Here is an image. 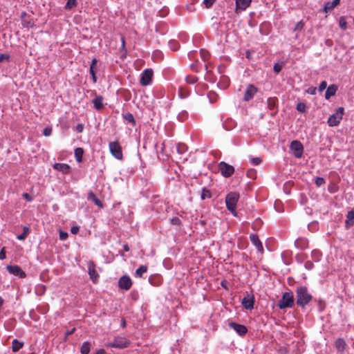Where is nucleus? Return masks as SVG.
Returning <instances> with one entry per match:
<instances>
[{
	"label": "nucleus",
	"mask_w": 354,
	"mask_h": 354,
	"mask_svg": "<svg viewBox=\"0 0 354 354\" xmlns=\"http://www.w3.org/2000/svg\"><path fill=\"white\" fill-rule=\"evenodd\" d=\"M5 258H6V252H5L4 248H2L1 250L0 251V259L3 260Z\"/></svg>",
	"instance_id": "nucleus-58"
},
{
	"label": "nucleus",
	"mask_w": 354,
	"mask_h": 354,
	"mask_svg": "<svg viewBox=\"0 0 354 354\" xmlns=\"http://www.w3.org/2000/svg\"><path fill=\"white\" fill-rule=\"evenodd\" d=\"M51 133H52V129L51 128H49V127H46L44 129L43 131V134L45 136H49L51 135Z\"/></svg>",
	"instance_id": "nucleus-51"
},
{
	"label": "nucleus",
	"mask_w": 354,
	"mask_h": 354,
	"mask_svg": "<svg viewBox=\"0 0 354 354\" xmlns=\"http://www.w3.org/2000/svg\"><path fill=\"white\" fill-rule=\"evenodd\" d=\"M211 196H212V194L209 190H207L206 189H203L201 196V198L202 200H205L206 198H211Z\"/></svg>",
	"instance_id": "nucleus-38"
},
{
	"label": "nucleus",
	"mask_w": 354,
	"mask_h": 354,
	"mask_svg": "<svg viewBox=\"0 0 354 354\" xmlns=\"http://www.w3.org/2000/svg\"><path fill=\"white\" fill-rule=\"evenodd\" d=\"M290 148L296 158H299L302 156L304 152V147L299 141H292L290 144Z\"/></svg>",
	"instance_id": "nucleus-9"
},
{
	"label": "nucleus",
	"mask_w": 354,
	"mask_h": 354,
	"mask_svg": "<svg viewBox=\"0 0 354 354\" xmlns=\"http://www.w3.org/2000/svg\"><path fill=\"white\" fill-rule=\"evenodd\" d=\"M306 92L310 95H315L317 92V88L315 86H310L306 90Z\"/></svg>",
	"instance_id": "nucleus-48"
},
{
	"label": "nucleus",
	"mask_w": 354,
	"mask_h": 354,
	"mask_svg": "<svg viewBox=\"0 0 354 354\" xmlns=\"http://www.w3.org/2000/svg\"><path fill=\"white\" fill-rule=\"evenodd\" d=\"M93 201H94L95 204L97 205L100 207H102L103 205L102 203L95 197L94 194H92Z\"/></svg>",
	"instance_id": "nucleus-45"
},
{
	"label": "nucleus",
	"mask_w": 354,
	"mask_h": 354,
	"mask_svg": "<svg viewBox=\"0 0 354 354\" xmlns=\"http://www.w3.org/2000/svg\"><path fill=\"white\" fill-rule=\"evenodd\" d=\"M229 327L234 330L241 336L245 335L248 331L247 328L244 325L234 322L229 323Z\"/></svg>",
	"instance_id": "nucleus-14"
},
{
	"label": "nucleus",
	"mask_w": 354,
	"mask_h": 354,
	"mask_svg": "<svg viewBox=\"0 0 354 354\" xmlns=\"http://www.w3.org/2000/svg\"><path fill=\"white\" fill-rule=\"evenodd\" d=\"M92 77V80L93 83L97 82V77H96V73H90Z\"/></svg>",
	"instance_id": "nucleus-60"
},
{
	"label": "nucleus",
	"mask_w": 354,
	"mask_h": 354,
	"mask_svg": "<svg viewBox=\"0 0 354 354\" xmlns=\"http://www.w3.org/2000/svg\"><path fill=\"white\" fill-rule=\"evenodd\" d=\"M76 0H68L64 8L66 10H71L73 8H74L76 6Z\"/></svg>",
	"instance_id": "nucleus-37"
},
{
	"label": "nucleus",
	"mask_w": 354,
	"mask_h": 354,
	"mask_svg": "<svg viewBox=\"0 0 354 354\" xmlns=\"http://www.w3.org/2000/svg\"><path fill=\"white\" fill-rule=\"evenodd\" d=\"M189 95V91L183 86H180L178 90V95L181 99L186 98Z\"/></svg>",
	"instance_id": "nucleus-30"
},
{
	"label": "nucleus",
	"mask_w": 354,
	"mask_h": 354,
	"mask_svg": "<svg viewBox=\"0 0 354 354\" xmlns=\"http://www.w3.org/2000/svg\"><path fill=\"white\" fill-rule=\"evenodd\" d=\"M76 129L78 132H82L83 131L84 126L81 124H77Z\"/></svg>",
	"instance_id": "nucleus-61"
},
{
	"label": "nucleus",
	"mask_w": 354,
	"mask_h": 354,
	"mask_svg": "<svg viewBox=\"0 0 354 354\" xmlns=\"http://www.w3.org/2000/svg\"><path fill=\"white\" fill-rule=\"evenodd\" d=\"M109 150L113 156L118 160H121L123 157L122 147L118 142H111L109 143Z\"/></svg>",
	"instance_id": "nucleus-8"
},
{
	"label": "nucleus",
	"mask_w": 354,
	"mask_h": 354,
	"mask_svg": "<svg viewBox=\"0 0 354 354\" xmlns=\"http://www.w3.org/2000/svg\"><path fill=\"white\" fill-rule=\"evenodd\" d=\"M218 170L225 178L230 177L234 172V168L232 165L223 161L218 164Z\"/></svg>",
	"instance_id": "nucleus-6"
},
{
	"label": "nucleus",
	"mask_w": 354,
	"mask_h": 354,
	"mask_svg": "<svg viewBox=\"0 0 354 354\" xmlns=\"http://www.w3.org/2000/svg\"><path fill=\"white\" fill-rule=\"evenodd\" d=\"M169 46L172 50H177L179 48V43L176 40H170L169 41Z\"/></svg>",
	"instance_id": "nucleus-35"
},
{
	"label": "nucleus",
	"mask_w": 354,
	"mask_h": 354,
	"mask_svg": "<svg viewBox=\"0 0 354 354\" xmlns=\"http://www.w3.org/2000/svg\"><path fill=\"white\" fill-rule=\"evenodd\" d=\"M30 232V228L27 226L23 227V232L17 236V239L19 241H24L26 239L27 236Z\"/></svg>",
	"instance_id": "nucleus-26"
},
{
	"label": "nucleus",
	"mask_w": 354,
	"mask_h": 354,
	"mask_svg": "<svg viewBox=\"0 0 354 354\" xmlns=\"http://www.w3.org/2000/svg\"><path fill=\"white\" fill-rule=\"evenodd\" d=\"M123 118L128 122L131 123L133 125L136 124V121L133 118V115L131 113H127L124 114Z\"/></svg>",
	"instance_id": "nucleus-32"
},
{
	"label": "nucleus",
	"mask_w": 354,
	"mask_h": 354,
	"mask_svg": "<svg viewBox=\"0 0 354 354\" xmlns=\"http://www.w3.org/2000/svg\"><path fill=\"white\" fill-rule=\"evenodd\" d=\"M295 246L299 250H305L308 246V241L306 238H298L295 241Z\"/></svg>",
	"instance_id": "nucleus-18"
},
{
	"label": "nucleus",
	"mask_w": 354,
	"mask_h": 354,
	"mask_svg": "<svg viewBox=\"0 0 354 354\" xmlns=\"http://www.w3.org/2000/svg\"><path fill=\"white\" fill-rule=\"evenodd\" d=\"M22 196L23 198H24L27 201H32V197L31 196H30L28 193H24L22 194Z\"/></svg>",
	"instance_id": "nucleus-56"
},
{
	"label": "nucleus",
	"mask_w": 354,
	"mask_h": 354,
	"mask_svg": "<svg viewBox=\"0 0 354 354\" xmlns=\"http://www.w3.org/2000/svg\"><path fill=\"white\" fill-rule=\"evenodd\" d=\"M302 28H303V23L301 21H299L297 24L295 29L301 30Z\"/></svg>",
	"instance_id": "nucleus-59"
},
{
	"label": "nucleus",
	"mask_w": 354,
	"mask_h": 354,
	"mask_svg": "<svg viewBox=\"0 0 354 354\" xmlns=\"http://www.w3.org/2000/svg\"><path fill=\"white\" fill-rule=\"evenodd\" d=\"M322 252L318 250H314L312 251L311 257L313 261L317 262L319 261L322 259Z\"/></svg>",
	"instance_id": "nucleus-31"
},
{
	"label": "nucleus",
	"mask_w": 354,
	"mask_h": 354,
	"mask_svg": "<svg viewBox=\"0 0 354 354\" xmlns=\"http://www.w3.org/2000/svg\"><path fill=\"white\" fill-rule=\"evenodd\" d=\"M22 25L24 27L29 28L32 26V24L30 21H27L26 19L23 20Z\"/></svg>",
	"instance_id": "nucleus-53"
},
{
	"label": "nucleus",
	"mask_w": 354,
	"mask_h": 354,
	"mask_svg": "<svg viewBox=\"0 0 354 354\" xmlns=\"http://www.w3.org/2000/svg\"><path fill=\"white\" fill-rule=\"evenodd\" d=\"M102 102H103V97L101 95H97L93 100V103L94 107L97 110L100 109L102 107V106H103Z\"/></svg>",
	"instance_id": "nucleus-24"
},
{
	"label": "nucleus",
	"mask_w": 354,
	"mask_h": 354,
	"mask_svg": "<svg viewBox=\"0 0 354 354\" xmlns=\"http://www.w3.org/2000/svg\"><path fill=\"white\" fill-rule=\"evenodd\" d=\"M294 305V295L291 291L283 294L281 299L278 302V307L280 309L292 308Z\"/></svg>",
	"instance_id": "nucleus-3"
},
{
	"label": "nucleus",
	"mask_w": 354,
	"mask_h": 354,
	"mask_svg": "<svg viewBox=\"0 0 354 354\" xmlns=\"http://www.w3.org/2000/svg\"><path fill=\"white\" fill-rule=\"evenodd\" d=\"M176 149L179 153H183L185 151V146L184 145L178 144L176 147Z\"/></svg>",
	"instance_id": "nucleus-47"
},
{
	"label": "nucleus",
	"mask_w": 354,
	"mask_h": 354,
	"mask_svg": "<svg viewBox=\"0 0 354 354\" xmlns=\"http://www.w3.org/2000/svg\"><path fill=\"white\" fill-rule=\"evenodd\" d=\"M297 110L301 113H305L306 111V106L304 103L300 102L297 105Z\"/></svg>",
	"instance_id": "nucleus-41"
},
{
	"label": "nucleus",
	"mask_w": 354,
	"mask_h": 354,
	"mask_svg": "<svg viewBox=\"0 0 354 354\" xmlns=\"http://www.w3.org/2000/svg\"><path fill=\"white\" fill-rule=\"evenodd\" d=\"M97 59L94 58V59H92L91 64L90 68H89V73H96L97 72Z\"/></svg>",
	"instance_id": "nucleus-34"
},
{
	"label": "nucleus",
	"mask_w": 354,
	"mask_h": 354,
	"mask_svg": "<svg viewBox=\"0 0 354 354\" xmlns=\"http://www.w3.org/2000/svg\"><path fill=\"white\" fill-rule=\"evenodd\" d=\"M188 118V113L186 111H183L178 115V119L180 121H184Z\"/></svg>",
	"instance_id": "nucleus-39"
},
{
	"label": "nucleus",
	"mask_w": 354,
	"mask_h": 354,
	"mask_svg": "<svg viewBox=\"0 0 354 354\" xmlns=\"http://www.w3.org/2000/svg\"><path fill=\"white\" fill-rule=\"evenodd\" d=\"M239 198V194L236 192H230L225 197L226 207L234 216H236V207Z\"/></svg>",
	"instance_id": "nucleus-2"
},
{
	"label": "nucleus",
	"mask_w": 354,
	"mask_h": 354,
	"mask_svg": "<svg viewBox=\"0 0 354 354\" xmlns=\"http://www.w3.org/2000/svg\"><path fill=\"white\" fill-rule=\"evenodd\" d=\"M282 69V65L279 64H275L273 67V70L275 73H279Z\"/></svg>",
	"instance_id": "nucleus-49"
},
{
	"label": "nucleus",
	"mask_w": 354,
	"mask_h": 354,
	"mask_svg": "<svg viewBox=\"0 0 354 354\" xmlns=\"http://www.w3.org/2000/svg\"><path fill=\"white\" fill-rule=\"evenodd\" d=\"M250 239L252 244L256 247V248L260 252H263V248L261 242L260 241L258 236L257 234H252L250 236Z\"/></svg>",
	"instance_id": "nucleus-16"
},
{
	"label": "nucleus",
	"mask_w": 354,
	"mask_h": 354,
	"mask_svg": "<svg viewBox=\"0 0 354 354\" xmlns=\"http://www.w3.org/2000/svg\"><path fill=\"white\" fill-rule=\"evenodd\" d=\"M10 56L7 54H1L0 55V62H3V60L9 61Z\"/></svg>",
	"instance_id": "nucleus-52"
},
{
	"label": "nucleus",
	"mask_w": 354,
	"mask_h": 354,
	"mask_svg": "<svg viewBox=\"0 0 354 354\" xmlns=\"http://www.w3.org/2000/svg\"><path fill=\"white\" fill-rule=\"evenodd\" d=\"M53 167L55 169L59 171L64 174L70 172V167L65 163H55Z\"/></svg>",
	"instance_id": "nucleus-19"
},
{
	"label": "nucleus",
	"mask_w": 354,
	"mask_h": 354,
	"mask_svg": "<svg viewBox=\"0 0 354 354\" xmlns=\"http://www.w3.org/2000/svg\"><path fill=\"white\" fill-rule=\"evenodd\" d=\"M315 183L317 187H320L325 183V180L322 177H317L315 178Z\"/></svg>",
	"instance_id": "nucleus-42"
},
{
	"label": "nucleus",
	"mask_w": 354,
	"mask_h": 354,
	"mask_svg": "<svg viewBox=\"0 0 354 354\" xmlns=\"http://www.w3.org/2000/svg\"><path fill=\"white\" fill-rule=\"evenodd\" d=\"M339 27L344 30L347 28V22H346V18L344 17H341L339 18Z\"/></svg>",
	"instance_id": "nucleus-36"
},
{
	"label": "nucleus",
	"mask_w": 354,
	"mask_h": 354,
	"mask_svg": "<svg viewBox=\"0 0 354 354\" xmlns=\"http://www.w3.org/2000/svg\"><path fill=\"white\" fill-rule=\"evenodd\" d=\"M292 252L289 250L284 251L281 253V258L286 265H290L292 261Z\"/></svg>",
	"instance_id": "nucleus-22"
},
{
	"label": "nucleus",
	"mask_w": 354,
	"mask_h": 354,
	"mask_svg": "<svg viewBox=\"0 0 354 354\" xmlns=\"http://www.w3.org/2000/svg\"><path fill=\"white\" fill-rule=\"evenodd\" d=\"M91 350V344L88 342H84L80 348L82 354H88Z\"/></svg>",
	"instance_id": "nucleus-29"
},
{
	"label": "nucleus",
	"mask_w": 354,
	"mask_h": 354,
	"mask_svg": "<svg viewBox=\"0 0 354 354\" xmlns=\"http://www.w3.org/2000/svg\"><path fill=\"white\" fill-rule=\"evenodd\" d=\"M216 0H203V3L206 6V8H209L212 6Z\"/></svg>",
	"instance_id": "nucleus-50"
},
{
	"label": "nucleus",
	"mask_w": 354,
	"mask_h": 354,
	"mask_svg": "<svg viewBox=\"0 0 354 354\" xmlns=\"http://www.w3.org/2000/svg\"><path fill=\"white\" fill-rule=\"evenodd\" d=\"M337 86L335 84L330 85L327 88L325 93V98L329 100L332 96H334L337 92Z\"/></svg>",
	"instance_id": "nucleus-21"
},
{
	"label": "nucleus",
	"mask_w": 354,
	"mask_h": 354,
	"mask_svg": "<svg viewBox=\"0 0 354 354\" xmlns=\"http://www.w3.org/2000/svg\"><path fill=\"white\" fill-rule=\"evenodd\" d=\"M252 0H236V11L245 10L250 6Z\"/></svg>",
	"instance_id": "nucleus-17"
},
{
	"label": "nucleus",
	"mask_w": 354,
	"mask_h": 354,
	"mask_svg": "<svg viewBox=\"0 0 354 354\" xmlns=\"http://www.w3.org/2000/svg\"><path fill=\"white\" fill-rule=\"evenodd\" d=\"M153 75V70L151 68L145 69L140 75V83L142 86H146L151 84Z\"/></svg>",
	"instance_id": "nucleus-7"
},
{
	"label": "nucleus",
	"mask_w": 354,
	"mask_h": 354,
	"mask_svg": "<svg viewBox=\"0 0 354 354\" xmlns=\"http://www.w3.org/2000/svg\"><path fill=\"white\" fill-rule=\"evenodd\" d=\"M326 88H327V82L326 81H322L319 86L318 90L319 92H322Z\"/></svg>",
	"instance_id": "nucleus-44"
},
{
	"label": "nucleus",
	"mask_w": 354,
	"mask_h": 354,
	"mask_svg": "<svg viewBox=\"0 0 354 354\" xmlns=\"http://www.w3.org/2000/svg\"><path fill=\"white\" fill-rule=\"evenodd\" d=\"M24 345V343L18 341L17 339L12 340V349L13 352H17L19 351Z\"/></svg>",
	"instance_id": "nucleus-27"
},
{
	"label": "nucleus",
	"mask_w": 354,
	"mask_h": 354,
	"mask_svg": "<svg viewBox=\"0 0 354 354\" xmlns=\"http://www.w3.org/2000/svg\"><path fill=\"white\" fill-rule=\"evenodd\" d=\"M243 307L247 310H252L254 308V297L248 295L241 302Z\"/></svg>",
	"instance_id": "nucleus-15"
},
{
	"label": "nucleus",
	"mask_w": 354,
	"mask_h": 354,
	"mask_svg": "<svg viewBox=\"0 0 354 354\" xmlns=\"http://www.w3.org/2000/svg\"><path fill=\"white\" fill-rule=\"evenodd\" d=\"M8 271L15 276H17L20 278H24L26 277L25 272L21 270V268L17 265H10L7 266Z\"/></svg>",
	"instance_id": "nucleus-13"
},
{
	"label": "nucleus",
	"mask_w": 354,
	"mask_h": 354,
	"mask_svg": "<svg viewBox=\"0 0 354 354\" xmlns=\"http://www.w3.org/2000/svg\"><path fill=\"white\" fill-rule=\"evenodd\" d=\"M120 38H121V41H122V48H124V45H125V39L122 35H121Z\"/></svg>",
	"instance_id": "nucleus-63"
},
{
	"label": "nucleus",
	"mask_w": 354,
	"mask_h": 354,
	"mask_svg": "<svg viewBox=\"0 0 354 354\" xmlns=\"http://www.w3.org/2000/svg\"><path fill=\"white\" fill-rule=\"evenodd\" d=\"M344 113V109L343 107H339L335 113L332 114L328 119L327 123L329 127L337 126L342 120Z\"/></svg>",
	"instance_id": "nucleus-5"
},
{
	"label": "nucleus",
	"mask_w": 354,
	"mask_h": 354,
	"mask_svg": "<svg viewBox=\"0 0 354 354\" xmlns=\"http://www.w3.org/2000/svg\"><path fill=\"white\" fill-rule=\"evenodd\" d=\"M258 88L253 84H248L244 92L243 100L245 102H248L252 100L255 94L257 93Z\"/></svg>",
	"instance_id": "nucleus-10"
},
{
	"label": "nucleus",
	"mask_w": 354,
	"mask_h": 354,
	"mask_svg": "<svg viewBox=\"0 0 354 354\" xmlns=\"http://www.w3.org/2000/svg\"><path fill=\"white\" fill-rule=\"evenodd\" d=\"M79 227L78 226H73L71 228V232L73 234H76L78 233L79 232Z\"/></svg>",
	"instance_id": "nucleus-57"
},
{
	"label": "nucleus",
	"mask_w": 354,
	"mask_h": 354,
	"mask_svg": "<svg viewBox=\"0 0 354 354\" xmlns=\"http://www.w3.org/2000/svg\"><path fill=\"white\" fill-rule=\"evenodd\" d=\"M346 347V344L343 339L339 338L335 341V348L337 352L339 353L340 354H342L344 351Z\"/></svg>",
	"instance_id": "nucleus-20"
},
{
	"label": "nucleus",
	"mask_w": 354,
	"mask_h": 354,
	"mask_svg": "<svg viewBox=\"0 0 354 354\" xmlns=\"http://www.w3.org/2000/svg\"><path fill=\"white\" fill-rule=\"evenodd\" d=\"M354 224V211H349L346 215V227L349 228Z\"/></svg>",
	"instance_id": "nucleus-23"
},
{
	"label": "nucleus",
	"mask_w": 354,
	"mask_h": 354,
	"mask_svg": "<svg viewBox=\"0 0 354 354\" xmlns=\"http://www.w3.org/2000/svg\"><path fill=\"white\" fill-rule=\"evenodd\" d=\"M304 266L305 268L308 270H311L314 266L313 263L310 261H306Z\"/></svg>",
	"instance_id": "nucleus-55"
},
{
	"label": "nucleus",
	"mask_w": 354,
	"mask_h": 354,
	"mask_svg": "<svg viewBox=\"0 0 354 354\" xmlns=\"http://www.w3.org/2000/svg\"><path fill=\"white\" fill-rule=\"evenodd\" d=\"M251 162L254 165H258L261 162V159L259 157L252 158L250 160Z\"/></svg>",
	"instance_id": "nucleus-46"
},
{
	"label": "nucleus",
	"mask_w": 354,
	"mask_h": 354,
	"mask_svg": "<svg viewBox=\"0 0 354 354\" xmlns=\"http://www.w3.org/2000/svg\"><path fill=\"white\" fill-rule=\"evenodd\" d=\"M132 286V281L129 276L124 275L118 281V287L120 289L129 290Z\"/></svg>",
	"instance_id": "nucleus-11"
},
{
	"label": "nucleus",
	"mask_w": 354,
	"mask_h": 354,
	"mask_svg": "<svg viewBox=\"0 0 354 354\" xmlns=\"http://www.w3.org/2000/svg\"><path fill=\"white\" fill-rule=\"evenodd\" d=\"M339 1L340 0H333V1L327 2L324 6L325 11L332 10L339 3Z\"/></svg>",
	"instance_id": "nucleus-25"
},
{
	"label": "nucleus",
	"mask_w": 354,
	"mask_h": 354,
	"mask_svg": "<svg viewBox=\"0 0 354 354\" xmlns=\"http://www.w3.org/2000/svg\"><path fill=\"white\" fill-rule=\"evenodd\" d=\"M130 344V341L124 337H115L111 342L107 343L106 346L111 348L119 349L125 348Z\"/></svg>",
	"instance_id": "nucleus-4"
},
{
	"label": "nucleus",
	"mask_w": 354,
	"mask_h": 354,
	"mask_svg": "<svg viewBox=\"0 0 354 354\" xmlns=\"http://www.w3.org/2000/svg\"><path fill=\"white\" fill-rule=\"evenodd\" d=\"M88 272L90 276V279L93 282L96 283L99 278V274L95 270V265L93 261H89L87 265Z\"/></svg>",
	"instance_id": "nucleus-12"
},
{
	"label": "nucleus",
	"mask_w": 354,
	"mask_h": 354,
	"mask_svg": "<svg viewBox=\"0 0 354 354\" xmlns=\"http://www.w3.org/2000/svg\"><path fill=\"white\" fill-rule=\"evenodd\" d=\"M59 235L61 240H65L68 237V233L63 231H60Z\"/></svg>",
	"instance_id": "nucleus-54"
},
{
	"label": "nucleus",
	"mask_w": 354,
	"mask_h": 354,
	"mask_svg": "<svg viewBox=\"0 0 354 354\" xmlns=\"http://www.w3.org/2000/svg\"><path fill=\"white\" fill-rule=\"evenodd\" d=\"M185 80L187 84H193L197 82V77L194 75H188Z\"/></svg>",
	"instance_id": "nucleus-40"
},
{
	"label": "nucleus",
	"mask_w": 354,
	"mask_h": 354,
	"mask_svg": "<svg viewBox=\"0 0 354 354\" xmlns=\"http://www.w3.org/2000/svg\"><path fill=\"white\" fill-rule=\"evenodd\" d=\"M172 223L175 225H178L180 223V219L178 218H174L172 219Z\"/></svg>",
	"instance_id": "nucleus-62"
},
{
	"label": "nucleus",
	"mask_w": 354,
	"mask_h": 354,
	"mask_svg": "<svg viewBox=\"0 0 354 354\" xmlns=\"http://www.w3.org/2000/svg\"><path fill=\"white\" fill-rule=\"evenodd\" d=\"M147 267L146 266H141L136 270V276L138 277H141L142 274L147 272Z\"/></svg>",
	"instance_id": "nucleus-33"
},
{
	"label": "nucleus",
	"mask_w": 354,
	"mask_h": 354,
	"mask_svg": "<svg viewBox=\"0 0 354 354\" xmlns=\"http://www.w3.org/2000/svg\"><path fill=\"white\" fill-rule=\"evenodd\" d=\"M297 304L300 307H305L312 299V295L308 292L306 286H299L296 289Z\"/></svg>",
	"instance_id": "nucleus-1"
},
{
	"label": "nucleus",
	"mask_w": 354,
	"mask_h": 354,
	"mask_svg": "<svg viewBox=\"0 0 354 354\" xmlns=\"http://www.w3.org/2000/svg\"><path fill=\"white\" fill-rule=\"evenodd\" d=\"M84 154V150L82 148L78 147L75 150V156L77 162H81L82 161V156Z\"/></svg>",
	"instance_id": "nucleus-28"
},
{
	"label": "nucleus",
	"mask_w": 354,
	"mask_h": 354,
	"mask_svg": "<svg viewBox=\"0 0 354 354\" xmlns=\"http://www.w3.org/2000/svg\"><path fill=\"white\" fill-rule=\"evenodd\" d=\"M96 354H105V351L103 349H100L97 351Z\"/></svg>",
	"instance_id": "nucleus-64"
},
{
	"label": "nucleus",
	"mask_w": 354,
	"mask_h": 354,
	"mask_svg": "<svg viewBox=\"0 0 354 354\" xmlns=\"http://www.w3.org/2000/svg\"><path fill=\"white\" fill-rule=\"evenodd\" d=\"M201 56L204 61H206L209 57V53L205 50H201L200 52Z\"/></svg>",
	"instance_id": "nucleus-43"
}]
</instances>
